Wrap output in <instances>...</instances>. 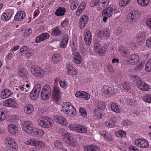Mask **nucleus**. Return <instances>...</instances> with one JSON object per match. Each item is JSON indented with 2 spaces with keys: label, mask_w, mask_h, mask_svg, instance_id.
<instances>
[{
  "label": "nucleus",
  "mask_w": 151,
  "mask_h": 151,
  "mask_svg": "<svg viewBox=\"0 0 151 151\" xmlns=\"http://www.w3.org/2000/svg\"><path fill=\"white\" fill-rule=\"evenodd\" d=\"M78 1H73L71 3L70 5V8L72 10H74L76 9L78 5Z\"/></svg>",
  "instance_id": "nucleus-55"
},
{
  "label": "nucleus",
  "mask_w": 151,
  "mask_h": 151,
  "mask_svg": "<svg viewBox=\"0 0 151 151\" xmlns=\"http://www.w3.org/2000/svg\"><path fill=\"white\" fill-rule=\"evenodd\" d=\"M107 47L106 45L103 46L99 48L97 51L98 53L101 56H103L104 55V53L107 50Z\"/></svg>",
  "instance_id": "nucleus-35"
},
{
  "label": "nucleus",
  "mask_w": 151,
  "mask_h": 151,
  "mask_svg": "<svg viewBox=\"0 0 151 151\" xmlns=\"http://www.w3.org/2000/svg\"><path fill=\"white\" fill-rule=\"evenodd\" d=\"M144 139H137L134 141L135 144L137 147H140Z\"/></svg>",
  "instance_id": "nucleus-51"
},
{
  "label": "nucleus",
  "mask_w": 151,
  "mask_h": 151,
  "mask_svg": "<svg viewBox=\"0 0 151 151\" xmlns=\"http://www.w3.org/2000/svg\"><path fill=\"white\" fill-rule=\"evenodd\" d=\"M12 93L11 90L8 88H5L1 91V96L3 99H5L11 96Z\"/></svg>",
  "instance_id": "nucleus-18"
},
{
  "label": "nucleus",
  "mask_w": 151,
  "mask_h": 151,
  "mask_svg": "<svg viewBox=\"0 0 151 151\" xmlns=\"http://www.w3.org/2000/svg\"><path fill=\"white\" fill-rule=\"evenodd\" d=\"M65 142L71 146H76L78 145L77 141L71 137L67 139Z\"/></svg>",
  "instance_id": "nucleus-31"
},
{
  "label": "nucleus",
  "mask_w": 151,
  "mask_h": 151,
  "mask_svg": "<svg viewBox=\"0 0 151 151\" xmlns=\"http://www.w3.org/2000/svg\"><path fill=\"white\" fill-rule=\"evenodd\" d=\"M5 142L8 147L16 148L17 147V143L12 137H8L4 140Z\"/></svg>",
  "instance_id": "nucleus-11"
},
{
  "label": "nucleus",
  "mask_w": 151,
  "mask_h": 151,
  "mask_svg": "<svg viewBox=\"0 0 151 151\" xmlns=\"http://www.w3.org/2000/svg\"><path fill=\"white\" fill-rule=\"evenodd\" d=\"M113 9L110 7L106 8L102 12V15L103 17V21L105 22L108 18L111 17L113 14Z\"/></svg>",
  "instance_id": "nucleus-6"
},
{
  "label": "nucleus",
  "mask_w": 151,
  "mask_h": 151,
  "mask_svg": "<svg viewBox=\"0 0 151 151\" xmlns=\"http://www.w3.org/2000/svg\"><path fill=\"white\" fill-rule=\"evenodd\" d=\"M25 16L26 14L24 12L22 11H19L16 14L14 19L16 21H19L23 19Z\"/></svg>",
  "instance_id": "nucleus-17"
},
{
  "label": "nucleus",
  "mask_w": 151,
  "mask_h": 151,
  "mask_svg": "<svg viewBox=\"0 0 151 151\" xmlns=\"http://www.w3.org/2000/svg\"><path fill=\"white\" fill-rule=\"evenodd\" d=\"M25 87V86L24 85H23V86H20L18 87H16L15 89L16 91L20 92L21 91H24V89H26Z\"/></svg>",
  "instance_id": "nucleus-62"
},
{
  "label": "nucleus",
  "mask_w": 151,
  "mask_h": 151,
  "mask_svg": "<svg viewBox=\"0 0 151 151\" xmlns=\"http://www.w3.org/2000/svg\"><path fill=\"white\" fill-rule=\"evenodd\" d=\"M81 98H83L84 99L87 100H89L90 98V96L89 94L87 92L84 91L83 92Z\"/></svg>",
  "instance_id": "nucleus-56"
},
{
  "label": "nucleus",
  "mask_w": 151,
  "mask_h": 151,
  "mask_svg": "<svg viewBox=\"0 0 151 151\" xmlns=\"http://www.w3.org/2000/svg\"><path fill=\"white\" fill-rule=\"evenodd\" d=\"M111 108L112 110L115 112L119 113L120 111L119 107L116 104L114 103H112L111 105Z\"/></svg>",
  "instance_id": "nucleus-45"
},
{
  "label": "nucleus",
  "mask_w": 151,
  "mask_h": 151,
  "mask_svg": "<svg viewBox=\"0 0 151 151\" xmlns=\"http://www.w3.org/2000/svg\"><path fill=\"white\" fill-rule=\"evenodd\" d=\"M31 71L33 74L38 78H42L44 75V71L37 65L32 67Z\"/></svg>",
  "instance_id": "nucleus-2"
},
{
  "label": "nucleus",
  "mask_w": 151,
  "mask_h": 151,
  "mask_svg": "<svg viewBox=\"0 0 151 151\" xmlns=\"http://www.w3.org/2000/svg\"><path fill=\"white\" fill-rule=\"evenodd\" d=\"M61 58V55L59 54H55L52 56V59L54 63H58Z\"/></svg>",
  "instance_id": "nucleus-32"
},
{
  "label": "nucleus",
  "mask_w": 151,
  "mask_h": 151,
  "mask_svg": "<svg viewBox=\"0 0 151 151\" xmlns=\"http://www.w3.org/2000/svg\"><path fill=\"white\" fill-rule=\"evenodd\" d=\"M56 122L64 126H66L68 124L67 119L62 116H57L55 118Z\"/></svg>",
  "instance_id": "nucleus-14"
},
{
  "label": "nucleus",
  "mask_w": 151,
  "mask_h": 151,
  "mask_svg": "<svg viewBox=\"0 0 151 151\" xmlns=\"http://www.w3.org/2000/svg\"><path fill=\"white\" fill-rule=\"evenodd\" d=\"M139 56L136 54H133L130 56L128 60L127 64L129 65H134L139 61Z\"/></svg>",
  "instance_id": "nucleus-10"
},
{
  "label": "nucleus",
  "mask_w": 151,
  "mask_h": 151,
  "mask_svg": "<svg viewBox=\"0 0 151 151\" xmlns=\"http://www.w3.org/2000/svg\"><path fill=\"white\" fill-rule=\"evenodd\" d=\"M38 140L33 138L25 142V144L29 145L37 146Z\"/></svg>",
  "instance_id": "nucleus-34"
},
{
  "label": "nucleus",
  "mask_w": 151,
  "mask_h": 151,
  "mask_svg": "<svg viewBox=\"0 0 151 151\" xmlns=\"http://www.w3.org/2000/svg\"><path fill=\"white\" fill-rule=\"evenodd\" d=\"M60 95L61 93L59 88L56 86L55 87L53 90V100L56 102L59 101L61 98Z\"/></svg>",
  "instance_id": "nucleus-9"
},
{
  "label": "nucleus",
  "mask_w": 151,
  "mask_h": 151,
  "mask_svg": "<svg viewBox=\"0 0 151 151\" xmlns=\"http://www.w3.org/2000/svg\"><path fill=\"white\" fill-rule=\"evenodd\" d=\"M61 132L62 135L63 137V140L65 142L67 139H70V133L66 130L64 129H62Z\"/></svg>",
  "instance_id": "nucleus-29"
},
{
  "label": "nucleus",
  "mask_w": 151,
  "mask_h": 151,
  "mask_svg": "<svg viewBox=\"0 0 151 151\" xmlns=\"http://www.w3.org/2000/svg\"><path fill=\"white\" fill-rule=\"evenodd\" d=\"M102 111V109L99 108L95 109V110L94 111V113L99 119H100L102 118V114L101 111Z\"/></svg>",
  "instance_id": "nucleus-40"
},
{
  "label": "nucleus",
  "mask_w": 151,
  "mask_h": 151,
  "mask_svg": "<svg viewBox=\"0 0 151 151\" xmlns=\"http://www.w3.org/2000/svg\"><path fill=\"white\" fill-rule=\"evenodd\" d=\"M42 90L47 93V94H48L49 95H51V88L48 85H45L43 86Z\"/></svg>",
  "instance_id": "nucleus-44"
},
{
  "label": "nucleus",
  "mask_w": 151,
  "mask_h": 151,
  "mask_svg": "<svg viewBox=\"0 0 151 151\" xmlns=\"http://www.w3.org/2000/svg\"><path fill=\"white\" fill-rule=\"evenodd\" d=\"M101 135L103 136L105 139H108L109 140H112L113 139L112 136L110 134H108L107 133H104L102 132L101 133Z\"/></svg>",
  "instance_id": "nucleus-49"
},
{
  "label": "nucleus",
  "mask_w": 151,
  "mask_h": 151,
  "mask_svg": "<svg viewBox=\"0 0 151 151\" xmlns=\"http://www.w3.org/2000/svg\"><path fill=\"white\" fill-rule=\"evenodd\" d=\"M139 17V13L137 11H131L127 15L128 21L130 23H133L136 21Z\"/></svg>",
  "instance_id": "nucleus-3"
},
{
  "label": "nucleus",
  "mask_w": 151,
  "mask_h": 151,
  "mask_svg": "<svg viewBox=\"0 0 151 151\" xmlns=\"http://www.w3.org/2000/svg\"><path fill=\"white\" fill-rule=\"evenodd\" d=\"M118 91L116 87L112 85H105L103 87L102 94L106 97H109L116 93Z\"/></svg>",
  "instance_id": "nucleus-1"
},
{
  "label": "nucleus",
  "mask_w": 151,
  "mask_h": 151,
  "mask_svg": "<svg viewBox=\"0 0 151 151\" xmlns=\"http://www.w3.org/2000/svg\"><path fill=\"white\" fill-rule=\"evenodd\" d=\"M99 34L100 36H102L104 37H109L110 36V32L107 30H102L99 31Z\"/></svg>",
  "instance_id": "nucleus-42"
},
{
  "label": "nucleus",
  "mask_w": 151,
  "mask_h": 151,
  "mask_svg": "<svg viewBox=\"0 0 151 151\" xmlns=\"http://www.w3.org/2000/svg\"><path fill=\"white\" fill-rule=\"evenodd\" d=\"M88 17L86 15L82 16L80 19L78 25L81 29L84 28L88 21Z\"/></svg>",
  "instance_id": "nucleus-12"
},
{
  "label": "nucleus",
  "mask_w": 151,
  "mask_h": 151,
  "mask_svg": "<svg viewBox=\"0 0 151 151\" xmlns=\"http://www.w3.org/2000/svg\"><path fill=\"white\" fill-rule=\"evenodd\" d=\"M62 32L58 27H56L53 29L51 34L54 36H59L62 34Z\"/></svg>",
  "instance_id": "nucleus-38"
},
{
  "label": "nucleus",
  "mask_w": 151,
  "mask_h": 151,
  "mask_svg": "<svg viewBox=\"0 0 151 151\" xmlns=\"http://www.w3.org/2000/svg\"><path fill=\"white\" fill-rule=\"evenodd\" d=\"M18 73L20 76L23 77H27L28 76L27 72L24 69L22 68L19 69Z\"/></svg>",
  "instance_id": "nucleus-47"
},
{
  "label": "nucleus",
  "mask_w": 151,
  "mask_h": 151,
  "mask_svg": "<svg viewBox=\"0 0 151 151\" xmlns=\"http://www.w3.org/2000/svg\"><path fill=\"white\" fill-rule=\"evenodd\" d=\"M105 124L106 127L108 128H112L115 126V122L111 120L106 121L105 122Z\"/></svg>",
  "instance_id": "nucleus-41"
},
{
  "label": "nucleus",
  "mask_w": 151,
  "mask_h": 151,
  "mask_svg": "<svg viewBox=\"0 0 151 151\" xmlns=\"http://www.w3.org/2000/svg\"><path fill=\"white\" fill-rule=\"evenodd\" d=\"M138 4L142 6H147L149 3L150 0H137Z\"/></svg>",
  "instance_id": "nucleus-39"
},
{
  "label": "nucleus",
  "mask_w": 151,
  "mask_h": 151,
  "mask_svg": "<svg viewBox=\"0 0 151 151\" xmlns=\"http://www.w3.org/2000/svg\"><path fill=\"white\" fill-rule=\"evenodd\" d=\"M69 39V36L67 35H64L61 40L60 46L61 47L65 48L66 47Z\"/></svg>",
  "instance_id": "nucleus-21"
},
{
  "label": "nucleus",
  "mask_w": 151,
  "mask_h": 151,
  "mask_svg": "<svg viewBox=\"0 0 151 151\" xmlns=\"http://www.w3.org/2000/svg\"><path fill=\"white\" fill-rule=\"evenodd\" d=\"M7 111L4 109H0V121H2L6 119Z\"/></svg>",
  "instance_id": "nucleus-30"
},
{
  "label": "nucleus",
  "mask_w": 151,
  "mask_h": 151,
  "mask_svg": "<svg viewBox=\"0 0 151 151\" xmlns=\"http://www.w3.org/2000/svg\"><path fill=\"white\" fill-rule=\"evenodd\" d=\"M34 110L33 106L30 104H26L24 108L25 112L27 114H29L32 113Z\"/></svg>",
  "instance_id": "nucleus-23"
},
{
  "label": "nucleus",
  "mask_w": 151,
  "mask_h": 151,
  "mask_svg": "<svg viewBox=\"0 0 151 151\" xmlns=\"http://www.w3.org/2000/svg\"><path fill=\"white\" fill-rule=\"evenodd\" d=\"M72 58L73 62L75 63L79 64L82 62L81 57L80 53L75 52L72 53Z\"/></svg>",
  "instance_id": "nucleus-13"
},
{
  "label": "nucleus",
  "mask_w": 151,
  "mask_h": 151,
  "mask_svg": "<svg viewBox=\"0 0 151 151\" xmlns=\"http://www.w3.org/2000/svg\"><path fill=\"white\" fill-rule=\"evenodd\" d=\"M79 112L81 114V115L82 116H87V114L84 108L82 107L80 108L79 109Z\"/></svg>",
  "instance_id": "nucleus-63"
},
{
  "label": "nucleus",
  "mask_w": 151,
  "mask_h": 151,
  "mask_svg": "<svg viewBox=\"0 0 151 151\" xmlns=\"http://www.w3.org/2000/svg\"><path fill=\"white\" fill-rule=\"evenodd\" d=\"M86 6V4L85 2L81 3L80 5L78 8L77 11L76 13L77 16L80 15L81 13L83 11Z\"/></svg>",
  "instance_id": "nucleus-27"
},
{
  "label": "nucleus",
  "mask_w": 151,
  "mask_h": 151,
  "mask_svg": "<svg viewBox=\"0 0 151 151\" xmlns=\"http://www.w3.org/2000/svg\"><path fill=\"white\" fill-rule=\"evenodd\" d=\"M135 78H136V84L138 88L144 91L149 90V87L148 85L145 82L142 81L139 77L135 76Z\"/></svg>",
  "instance_id": "nucleus-4"
},
{
  "label": "nucleus",
  "mask_w": 151,
  "mask_h": 151,
  "mask_svg": "<svg viewBox=\"0 0 151 151\" xmlns=\"http://www.w3.org/2000/svg\"><path fill=\"white\" fill-rule=\"evenodd\" d=\"M70 110L68 111V112L65 113V114L68 115L69 116L72 117L75 116L76 114V111L75 107H70Z\"/></svg>",
  "instance_id": "nucleus-36"
},
{
  "label": "nucleus",
  "mask_w": 151,
  "mask_h": 151,
  "mask_svg": "<svg viewBox=\"0 0 151 151\" xmlns=\"http://www.w3.org/2000/svg\"><path fill=\"white\" fill-rule=\"evenodd\" d=\"M145 69L147 71L150 72L151 71V63L147 62L146 64Z\"/></svg>",
  "instance_id": "nucleus-64"
},
{
  "label": "nucleus",
  "mask_w": 151,
  "mask_h": 151,
  "mask_svg": "<svg viewBox=\"0 0 151 151\" xmlns=\"http://www.w3.org/2000/svg\"><path fill=\"white\" fill-rule=\"evenodd\" d=\"M131 0H121L119 2V5L121 6L125 7L129 4Z\"/></svg>",
  "instance_id": "nucleus-48"
},
{
  "label": "nucleus",
  "mask_w": 151,
  "mask_h": 151,
  "mask_svg": "<svg viewBox=\"0 0 151 151\" xmlns=\"http://www.w3.org/2000/svg\"><path fill=\"white\" fill-rule=\"evenodd\" d=\"M144 99L146 102L151 103V94L146 95L144 97Z\"/></svg>",
  "instance_id": "nucleus-61"
},
{
  "label": "nucleus",
  "mask_w": 151,
  "mask_h": 151,
  "mask_svg": "<svg viewBox=\"0 0 151 151\" xmlns=\"http://www.w3.org/2000/svg\"><path fill=\"white\" fill-rule=\"evenodd\" d=\"M117 135L118 137H124L126 136V133L125 131L120 130L117 132Z\"/></svg>",
  "instance_id": "nucleus-59"
},
{
  "label": "nucleus",
  "mask_w": 151,
  "mask_h": 151,
  "mask_svg": "<svg viewBox=\"0 0 151 151\" xmlns=\"http://www.w3.org/2000/svg\"><path fill=\"white\" fill-rule=\"evenodd\" d=\"M35 131V134L37 137H42L44 134V131L42 129H36Z\"/></svg>",
  "instance_id": "nucleus-43"
},
{
  "label": "nucleus",
  "mask_w": 151,
  "mask_h": 151,
  "mask_svg": "<svg viewBox=\"0 0 151 151\" xmlns=\"http://www.w3.org/2000/svg\"><path fill=\"white\" fill-rule=\"evenodd\" d=\"M123 86L126 90H129L131 88V84L127 82H125L122 84Z\"/></svg>",
  "instance_id": "nucleus-52"
},
{
  "label": "nucleus",
  "mask_w": 151,
  "mask_h": 151,
  "mask_svg": "<svg viewBox=\"0 0 151 151\" xmlns=\"http://www.w3.org/2000/svg\"><path fill=\"white\" fill-rule=\"evenodd\" d=\"M45 119L44 127L49 128L51 127L53 125V120L51 118L47 116H46Z\"/></svg>",
  "instance_id": "nucleus-26"
},
{
  "label": "nucleus",
  "mask_w": 151,
  "mask_h": 151,
  "mask_svg": "<svg viewBox=\"0 0 151 151\" xmlns=\"http://www.w3.org/2000/svg\"><path fill=\"white\" fill-rule=\"evenodd\" d=\"M34 50L28 48L25 55L27 56H32L34 55Z\"/></svg>",
  "instance_id": "nucleus-57"
},
{
  "label": "nucleus",
  "mask_w": 151,
  "mask_h": 151,
  "mask_svg": "<svg viewBox=\"0 0 151 151\" xmlns=\"http://www.w3.org/2000/svg\"><path fill=\"white\" fill-rule=\"evenodd\" d=\"M50 35L47 33H42L38 36L36 38L35 42L37 43H39L49 38Z\"/></svg>",
  "instance_id": "nucleus-16"
},
{
  "label": "nucleus",
  "mask_w": 151,
  "mask_h": 151,
  "mask_svg": "<svg viewBox=\"0 0 151 151\" xmlns=\"http://www.w3.org/2000/svg\"><path fill=\"white\" fill-rule=\"evenodd\" d=\"M100 0H92L89 3V5L91 7H93L98 4L100 2Z\"/></svg>",
  "instance_id": "nucleus-54"
},
{
  "label": "nucleus",
  "mask_w": 151,
  "mask_h": 151,
  "mask_svg": "<svg viewBox=\"0 0 151 151\" xmlns=\"http://www.w3.org/2000/svg\"><path fill=\"white\" fill-rule=\"evenodd\" d=\"M146 34L144 32H139L137 39V42L139 44L143 43L145 40Z\"/></svg>",
  "instance_id": "nucleus-19"
},
{
  "label": "nucleus",
  "mask_w": 151,
  "mask_h": 151,
  "mask_svg": "<svg viewBox=\"0 0 151 151\" xmlns=\"http://www.w3.org/2000/svg\"><path fill=\"white\" fill-rule=\"evenodd\" d=\"M92 39L91 34L89 30H87L84 32V39Z\"/></svg>",
  "instance_id": "nucleus-50"
},
{
  "label": "nucleus",
  "mask_w": 151,
  "mask_h": 151,
  "mask_svg": "<svg viewBox=\"0 0 151 151\" xmlns=\"http://www.w3.org/2000/svg\"><path fill=\"white\" fill-rule=\"evenodd\" d=\"M66 69L68 70V73L70 75H76L77 74V71L73 67L70 63H67L66 64Z\"/></svg>",
  "instance_id": "nucleus-15"
},
{
  "label": "nucleus",
  "mask_w": 151,
  "mask_h": 151,
  "mask_svg": "<svg viewBox=\"0 0 151 151\" xmlns=\"http://www.w3.org/2000/svg\"><path fill=\"white\" fill-rule=\"evenodd\" d=\"M9 133L12 134H15L18 132V127L14 124L9 125L8 127Z\"/></svg>",
  "instance_id": "nucleus-20"
},
{
  "label": "nucleus",
  "mask_w": 151,
  "mask_h": 151,
  "mask_svg": "<svg viewBox=\"0 0 151 151\" xmlns=\"http://www.w3.org/2000/svg\"><path fill=\"white\" fill-rule=\"evenodd\" d=\"M24 130L28 134L32 133L33 132V127L32 123L29 121L25 122L23 125Z\"/></svg>",
  "instance_id": "nucleus-8"
},
{
  "label": "nucleus",
  "mask_w": 151,
  "mask_h": 151,
  "mask_svg": "<svg viewBox=\"0 0 151 151\" xmlns=\"http://www.w3.org/2000/svg\"><path fill=\"white\" fill-rule=\"evenodd\" d=\"M87 131V129L84 126L80 124H76L75 131L82 133H85Z\"/></svg>",
  "instance_id": "nucleus-22"
},
{
  "label": "nucleus",
  "mask_w": 151,
  "mask_h": 151,
  "mask_svg": "<svg viewBox=\"0 0 151 151\" xmlns=\"http://www.w3.org/2000/svg\"><path fill=\"white\" fill-rule=\"evenodd\" d=\"M50 95H49L48 94H47V93H45V92L42 90L41 92V96L42 99L43 100H45L48 99Z\"/></svg>",
  "instance_id": "nucleus-46"
},
{
  "label": "nucleus",
  "mask_w": 151,
  "mask_h": 151,
  "mask_svg": "<svg viewBox=\"0 0 151 151\" xmlns=\"http://www.w3.org/2000/svg\"><path fill=\"white\" fill-rule=\"evenodd\" d=\"M70 107H74L71 105L70 103L68 102H65L62 105V109L64 112L66 113L68 111V109H70Z\"/></svg>",
  "instance_id": "nucleus-25"
},
{
  "label": "nucleus",
  "mask_w": 151,
  "mask_h": 151,
  "mask_svg": "<svg viewBox=\"0 0 151 151\" xmlns=\"http://www.w3.org/2000/svg\"><path fill=\"white\" fill-rule=\"evenodd\" d=\"M37 144V146L39 149L43 148L45 146L44 143L42 141H38Z\"/></svg>",
  "instance_id": "nucleus-60"
},
{
  "label": "nucleus",
  "mask_w": 151,
  "mask_h": 151,
  "mask_svg": "<svg viewBox=\"0 0 151 151\" xmlns=\"http://www.w3.org/2000/svg\"><path fill=\"white\" fill-rule=\"evenodd\" d=\"M28 48V47L26 46H23L21 48L20 52L21 53L22 55H23L24 54L25 55Z\"/></svg>",
  "instance_id": "nucleus-58"
},
{
  "label": "nucleus",
  "mask_w": 151,
  "mask_h": 151,
  "mask_svg": "<svg viewBox=\"0 0 151 151\" xmlns=\"http://www.w3.org/2000/svg\"><path fill=\"white\" fill-rule=\"evenodd\" d=\"M46 116L40 117L38 120V124L40 126L44 127L45 123L46 120Z\"/></svg>",
  "instance_id": "nucleus-37"
},
{
  "label": "nucleus",
  "mask_w": 151,
  "mask_h": 151,
  "mask_svg": "<svg viewBox=\"0 0 151 151\" xmlns=\"http://www.w3.org/2000/svg\"><path fill=\"white\" fill-rule=\"evenodd\" d=\"M3 105L5 106L17 108V104L14 100L13 99H9L4 101L3 102Z\"/></svg>",
  "instance_id": "nucleus-7"
},
{
  "label": "nucleus",
  "mask_w": 151,
  "mask_h": 151,
  "mask_svg": "<svg viewBox=\"0 0 151 151\" xmlns=\"http://www.w3.org/2000/svg\"><path fill=\"white\" fill-rule=\"evenodd\" d=\"M12 14L9 12H7L4 13L1 16L2 19L4 21H8L11 18Z\"/></svg>",
  "instance_id": "nucleus-33"
},
{
  "label": "nucleus",
  "mask_w": 151,
  "mask_h": 151,
  "mask_svg": "<svg viewBox=\"0 0 151 151\" xmlns=\"http://www.w3.org/2000/svg\"><path fill=\"white\" fill-rule=\"evenodd\" d=\"M99 149V148L93 145H87L84 147V151H96Z\"/></svg>",
  "instance_id": "nucleus-28"
},
{
  "label": "nucleus",
  "mask_w": 151,
  "mask_h": 151,
  "mask_svg": "<svg viewBox=\"0 0 151 151\" xmlns=\"http://www.w3.org/2000/svg\"><path fill=\"white\" fill-rule=\"evenodd\" d=\"M54 144L55 147L58 149H61L63 148L61 142L59 141H55Z\"/></svg>",
  "instance_id": "nucleus-53"
},
{
  "label": "nucleus",
  "mask_w": 151,
  "mask_h": 151,
  "mask_svg": "<svg viewBox=\"0 0 151 151\" xmlns=\"http://www.w3.org/2000/svg\"><path fill=\"white\" fill-rule=\"evenodd\" d=\"M66 11L65 9L62 7H59L57 9L55 12V14L57 16L64 15Z\"/></svg>",
  "instance_id": "nucleus-24"
},
{
  "label": "nucleus",
  "mask_w": 151,
  "mask_h": 151,
  "mask_svg": "<svg viewBox=\"0 0 151 151\" xmlns=\"http://www.w3.org/2000/svg\"><path fill=\"white\" fill-rule=\"evenodd\" d=\"M41 85L38 84L34 88L30 94V97L32 100H35L37 98L41 90Z\"/></svg>",
  "instance_id": "nucleus-5"
}]
</instances>
